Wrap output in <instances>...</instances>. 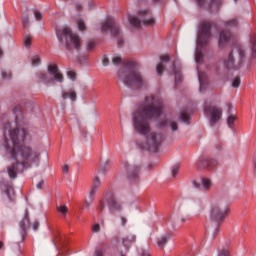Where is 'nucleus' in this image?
Segmentation results:
<instances>
[{
  "label": "nucleus",
  "instance_id": "603ef678",
  "mask_svg": "<svg viewBox=\"0 0 256 256\" xmlns=\"http://www.w3.org/2000/svg\"><path fill=\"white\" fill-rule=\"evenodd\" d=\"M140 256H151V255L149 254V251L144 250V251H142V252L140 253Z\"/></svg>",
  "mask_w": 256,
  "mask_h": 256
},
{
  "label": "nucleus",
  "instance_id": "2eb2a0df",
  "mask_svg": "<svg viewBox=\"0 0 256 256\" xmlns=\"http://www.w3.org/2000/svg\"><path fill=\"white\" fill-rule=\"evenodd\" d=\"M36 77L38 81L44 85H51V83H53V77L47 74V72L40 71L36 74Z\"/></svg>",
  "mask_w": 256,
  "mask_h": 256
},
{
  "label": "nucleus",
  "instance_id": "e433bc0d",
  "mask_svg": "<svg viewBox=\"0 0 256 256\" xmlns=\"http://www.w3.org/2000/svg\"><path fill=\"white\" fill-rule=\"evenodd\" d=\"M95 49V42L94 41H88L86 44V50L87 51H93Z\"/></svg>",
  "mask_w": 256,
  "mask_h": 256
},
{
  "label": "nucleus",
  "instance_id": "5701e85b",
  "mask_svg": "<svg viewBox=\"0 0 256 256\" xmlns=\"http://www.w3.org/2000/svg\"><path fill=\"white\" fill-rule=\"evenodd\" d=\"M198 78H199V83H200V91H201V93H203V91L205 89H207V82H206L207 74L199 73Z\"/></svg>",
  "mask_w": 256,
  "mask_h": 256
},
{
  "label": "nucleus",
  "instance_id": "7c9ffc66",
  "mask_svg": "<svg viewBox=\"0 0 256 256\" xmlns=\"http://www.w3.org/2000/svg\"><path fill=\"white\" fill-rule=\"evenodd\" d=\"M121 61H123V59L121 58V56L119 55H114L112 57V63L113 65H121Z\"/></svg>",
  "mask_w": 256,
  "mask_h": 256
},
{
  "label": "nucleus",
  "instance_id": "c03bdc74",
  "mask_svg": "<svg viewBox=\"0 0 256 256\" xmlns=\"http://www.w3.org/2000/svg\"><path fill=\"white\" fill-rule=\"evenodd\" d=\"M127 217L126 216H123V215H121L120 216V225H121V227H125V225H127Z\"/></svg>",
  "mask_w": 256,
  "mask_h": 256
},
{
  "label": "nucleus",
  "instance_id": "f03ea898",
  "mask_svg": "<svg viewBox=\"0 0 256 256\" xmlns=\"http://www.w3.org/2000/svg\"><path fill=\"white\" fill-rule=\"evenodd\" d=\"M161 113H163V100L157 94L147 96L132 114L134 130L146 137V147L150 151H157L165 141L163 135L151 132V123H149V119H157L161 117Z\"/></svg>",
  "mask_w": 256,
  "mask_h": 256
},
{
  "label": "nucleus",
  "instance_id": "4c0bfd02",
  "mask_svg": "<svg viewBox=\"0 0 256 256\" xmlns=\"http://www.w3.org/2000/svg\"><path fill=\"white\" fill-rule=\"evenodd\" d=\"M173 71L175 73V81L176 83H179L181 81V72L175 70V66H173Z\"/></svg>",
  "mask_w": 256,
  "mask_h": 256
},
{
  "label": "nucleus",
  "instance_id": "20e7f679",
  "mask_svg": "<svg viewBox=\"0 0 256 256\" xmlns=\"http://www.w3.org/2000/svg\"><path fill=\"white\" fill-rule=\"evenodd\" d=\"M56 35L60 43H65L67 49H79L81 47V38L71 32L69 26H62L56 30Z\"/></svg>",
  "mask_w": 256,
  "mask_h": 256
},
{
  "label": "nucleus",
  "instance_id": "ea45409f",
  "mask_svg": "<svg viewBox=\"0 0 256 256\" xmlns=\"http://www.w3.org/2000/svg\"><path fill=\"white\" fill-rule=\"evenodd\" d=\"M179 173V165H175L171 169V175L172 177H177V174Z\"/></svg>",
  "mask_w": 256,
  "mask_h": 256
},
{
  "label": "nucleus",
  "instance_id": "de8ad7c7",
  "mask_svg": "<svg viewBox=\"0 0 256 256\" xmlns=\"http://www.w3.org/2000/svg\"><path fill=\"white\" fill-rule=\"evenodd\" d=\"M102 65L104 67H107V65H109V58L107 56L102 57Z\"/></svg>",
  "mask_w": 256,
  "mask_h": 256
},
{
  "label": "nucleus",
  "instance_id": "b1692460",
  "mask_svg": "<svg viewBox=\"0 0 256 256\" xmlns=\"http://www.w3.org/2000/svg\"><path fill=\"white\" fill-rule=\"evenodd\" d=\"M110 211L111 213H119L120 211H123V203L114 201L110 205Z\"/></svg>",
  "mask_w": 256,
  "mask_h": 256
},
{
  "label": "nucleus",
  "instance_id": "7ed1b4c3",
  "mask_svg": "<svg viewBox=\"0 0 256 256\" xmlns=\"http://www.w3.org/2000/svg\"><path fill=\"white\" fill-rule=\"evenodd\" d=\"M118 77L126 87H131L132 89H143V87L147 86V80L141 76V73L133 69H121L118 72Z\"/></svg>",
  "mask_w": 256,
  "mask_h": 256
},
{
  "label": "nucleus",
  "instance_id": "09e8293b",
  "mask_svg": "<svg viewBox=\"0 0 256 256\" xmlns=\"http://www.w3.org/2000/svg\"><path fill=\"white\" fill-rule=\"evenodd\" d=\"M43 185H45V181L42 180L37 184V189H43Z\"/></svg>",
  "mask_w": 256,
  "mask_h": 256
},
{
  "label": "nucleus",
  "instance_id": "8fccbe9b",
  "mask_svg": "<svg viewBox=\"0 0 256 256\" xmlns=\"http://www.w3.org/2000/svg\"><path fill=\"white\" fill-rule=\"evenodd\" d=\"M62 171H63V173H69V166L68 165H64L62 167Z\"/></svg>",
  "mask_w": 256,
  "mask_h": 256
},
{
  "label": "nucleus",
  "instance_id": "bb28decb",
  "mask_svg": "<svg viewBox=\"0 0 256 256\" xmlns=\"http://www.w3.org/2000/svg\"><path fill=\"white\" fill-rule=\"evenodd\" d=\"M235 121H237V116L235 114H230L227 117V125L229 129H233V125L235 124Z\"/></svg>",
  "mask_w": 256,
  "mask_h": 256
},
{
  "label": "nucleus",
  "instance_id": "5fc2aeb1",
  "mask_svg": "<svg viewBox=\"0 0 256 256\" xmlns=\"http://www.w3.org/2000/svg\"><path fill=\"white\" fill-rule=\"evenodd\" d=\"M4 247H5V243L0 240V251H2V249H3Z\"/></svg>",
  "mask_w": 256,
  "mask_h": 256
},
{
  "label": "nucleus",
  "instance_id": "f704fd0d",
  "mask_svg": "<svg viewBox=\"0 0 256 256\" xmlns=\"http://www.w3.org/2000/svg\"><path fill=\"white\" fill-rule=\"evenodd\" d=\"M67 77L70 78L71 81H75V79H77V74L75 71L70 70L67 72Z\"/></svg>",
  "mask_w": 256,
  "mask_h": 256
},
{
  "label": "nucleus",
  "instance_id": "3c124183",
  "mask_svg": "<svg viewBox=\"0 0 256 256\" xmlns=\"http://www.w3.org/2000/svg\"><path fill=\"white\" fill-rule=\"evenodd\" d=\"M33 229L34 231H37V229H39V223L37 221L33 223Z\"/></svg>",
  "mask_w": 256,
  "mask_h": 256
},
{
  "label": "nucleus",
  "instance_id": "9d476101",
  "mask_svg": "<svg viewBox=\"0 0 256 256\" xmlns=\"http://www.w3.org/2000/svg\"><path fill=\"white\" fill-rule=\"evenodd\" d=\"M101 31L102 33H104V31H110L114 37H119V35H121L119 26L115 24L112 18H108L107 21L102 24Z\"/></svg>",
  "mask_w": 256,
  "mask_h": 256
},
{
  "label": "nucleus",
  "instance_id": "1a4fd4ad",
  "mask_svg": "<svg viewBox=\"0 0 256 256\" xmlns=\"http://www.w3.org/2000/svg\"><path fill=\"white\" fill-rule=\"evenodd\" d=\"M205 113L210 117L211 125H215V123L221 121V117H223V110L217 106L205 108Z\"/></svg>",
  "mask_w": 256,
  "mask_h": 256
},
{
  "label": "nucleus",
  "instance_id": "39448f33",
  "mask_svg": "<svg viewBox=\"0 0 256 256\" xmlns=\"http://www.w3.org/2000/svg\"><path fill=\"white\" fill-rule=\"evenodd\" d=\"M229 213V205L223 200H212L209 207L208 219L221 223Z\"/></svg>",
  "mask_w": 256,
  "mask_h": 256
},
{
  "label": "nucleus",
  "instance_id": "9b49d317",
  "mask_svg": "<svg viewBox=\"0 0 256 256\" xmlns=\"http://www.w3.org/2000/svg\"><path fill=\"white\" fill-rule=\"evenodd\" d=\"M49 75L52 76L53 81H57V83H63L65 81V77H63V73L59 71V67L56 64H50L47 67Z\"/></svg>",
  "mask_w": 256,
  "mask_h": 256
},
{
  "label": "nucleus",
  "instance_id": "13d9d810",
  "mask_svg": "<svg viewBox=\"0 0 256 256\" xmlns=\"http://www.w3.org/2000/svg\"><path fill=\"white\" fill-rule=\"evenodd\" d=\"M77 9H78V11H81V5L80 4H77Z\"/></svg>",
  "mask_w": 256,
  "mask_h": 256
},
{
  "label": "nucleus",
  "instance_id": "f8f14e48",
  "mask_svg": "<svg viewBox=\"0 0 256 256\" xmlns=\"http://www.w3.org/2000/svg\"><path fill=\"white\" fill-rule=\"evenodd\" d=\"M196 3L199 7H206L208 11H219V7L223 4V0H211V2L206 6L205 0H196Z\"/></svg>",
  "mask_w": 256,
  "mask_h": 256
},
{
  "label": "nucleus",
  "instance_id": "c756f323",
  "mask_svg": "<svg viewBox=\"0 0 256 256\" xmlns=\"http://www.w3.org/2000/svg\"><path fill=\"white\" fill-rule=\"evenodd\" d=\"M239 24V22L237 21V19H232L229 20L227 22L224 23V27H237V25Z\"/></svg>",
  "mask_w": 256,
  "mask_h": 256
},
{
  "label": "nucleus",
  "instance_id": "a18cd8bd",
  "mask_svg": "<svg viewBox=\"0 0 256 256\" xmlns=\"http://www.w3.org/2000/svg\"><path fill=\"white\" fill-rule=\"evenodd\" d=\"M34 13V17L36 19V21H39V19H41L43 17V14H41V12L37 11V10H33Z\"/></svg>",
  "mask_w": 256,
  "mask_h": 256
},
{
  "label": "nucleus",
  "instance_id": "423d86ee",
  "mask_svg": "<svg viewBox=\"0 0 256 256\" xmlns=\"http://www.w3.org/2000/svg\"><path fill=\"white\" fill-rule=\"evenodd\" d=\"M244 61L245 52L243 51V47L241 45H234L224 63L227 69H241Z\"/></svg>",
  "mask_w": 256,
  "mask_h": 256
},
{
  "label": "nucleus",
  "instance_id": "aec40b11",
  "mask_svg": "<svg viewBox=\"0 0 256 256\" xmlns=\"http://www.w3.org/2000/svg\"><path fill=\"white\" fill-rule=\"evenodd\" d=\"M0 189L7 195L8 199H11L13 195H15V190H13V186L11 184H0Z\"/></svg>",
  "mask_w": 256,
  "mask_h": 256
},
{
  "label": "nucleus",
  "instance_id": "cd10ccee",
  "mask_svg": "<svg viewBox=\"0 0 256 256\" xmlns=\"http://www.w3.org/2000/svg\"><path fill=\"white\" fill-rule=\"evenodd\" d=\"M56 209L59 213H61V215H63V217H67V213L69 212L67 205H57Z\"/></svg>",
  "mask_w": 256,
  "mask_h": 256
},
{
  "label": "nucleus",
  "instance_id": "0e129e2a",
  "mask_svg": "<svg viewBox=\"0 0 256 256\" xmlns=\"http://www.w3.org/2000/svg\"><path fill=\"white\" fill-rule=\"evenodd\" d=\"M154 1L161 2V1H163V0H154Z\"/></svg>",
  "mask_w": 256,
  "mask_h": 256
},
{
  "label": "nucleus",
  "instance_id": "2f4dec72",
  "mask_svg": "<svg viewBox=\"0 0 256 256\" xmlns=\"http://www.w3.org/2000/svg\"><path fill=\"white\" fill-rule=\"evenodd\" d=\"M13 77V74L11 73V71H3L2 72V79H4L5 81L11 79Z\"/></svg>",
  "mask_w": 256,
  "mask_h": 256
},
{
  "label": "nucleus",
  "instance_id": "338daca9",
  "mask_svg": "<svg viewBox=\"0 0 256 256\" xmlns=\"http://www.w3.org/2000/svg\"><path fill=\"white\" fill-rule=\"evenodd\" d=\"M88 59L87 58H85V61H87Z\"/></svg>",
  "mask_w": 256,
  "mask_h": 256
},
{
  "label": "nucleus",
  "instance_id": "79ce46f5",
  "mask_svg": "<svg viewBox=\"0 0 256 256\" xmlns=\"http://www.w3.org/2000/svg\"><path fill=\"white\" fill-rule=\"evenodd\" d=\"M78 29L79 31H85V22L83 20H78L77 21Z\"/></svg>",
  "mask_w": 256,
  "mask_h": 256
},
{
  "label": "nucleus",
  "instance_id": "72a5a7b5",
  "mask_svg": "<svg viewBox=\"0 0 256 256\" xmlns=\"http://www.w3.org/2000/svg\"><path fill=\"white\" fill-rule=\"evenodd\" d=\"M31 41H32L31 35H26L24 37V45H25V47H31Z\"/></svg>",
  "mask_w": 256,
  "mask_h": 256
},
{
  "label": "nucleus",
  "instance_id": "6ab92c4d",
  "mask_svg": "<svg viewBox=\"0 0 256 256\" xmlns=\"http://www.w3.org/2000/svg\"><path fill=\"white\" fill-rule=\"evenodd\" d=\"M160 63L156 66V71L158 75H163V71L165 70V63H169V56L163 55L160 57Z\"/></svg>",
  "mask_w": 256,
  "mask_h": 256
},
{
  "label": "nucleus",
  "instance_id": "f257e3e1",
  "mask_svg": "<svg viewBox=\"0 0 256 256\" xmlns=\"http://www.w3.org/2000/svg\"><path fill=\"white\" fill-rule=\"evenodd\" d=\"M28 141H31V134L21 127L18 118L15 122L5 124L1 153L5 161H14L12 165L7 167L10 179H17V175L23 173L25 169L39 165L41 152L30 145H22Z\"/></svg>",
  "mask_w": 256,
  "mask_h": 256
},
{
  "label": "nucleus",
  "instance_id": "dca6fc26",
  "mask_svg": "<svg viewBox=\"0 0 256 256\" xmlns=\"http://www.w3.org/2000/svg\"><path fill=\"white\" fill-rule=\"evenodd\" d=\"M135 241H137V236L135 234H128L121 239V243L125 249H129Z\"/></svg>",
  "mask_w": 256,
  "mask_h": 256
},
{
  "label": "nucleus",
  "instance_id": "c85d7f7f",
  "mask_svg": "<svg viewBox=\"0 0 256 256\" xmlns=\"http://www.w3.org/2000/svg\"><path fill=\"white\" fill-rule=\"evenodd\" d=\"M31 65L32 67H39L41 65V57L35 55L31 58Z\"/></svg>",
  "mask_w": 256,
  "mask_h": 256
},
{
  "label": "nucleus",
  "instance_id": "473e14b6",
  "mask_svg": "<svg viewBox=\"0 0 256 256\" xmlns=\"http://www.w3.org/2000/svg\"><path fill=\"white\" fill-rule=\"evenodd\" d=\"M208 233L209 235H212V237H215L217 233H219V226H216L214 229L213 228H208Z\"/></svg>",
  "mask_w": 256,
  "mask_h": 256
},
{
  "label": "nucleus",
  "instance_id": "6e6552de",
  "mask_svg": "<svg viewBox=\"0 0 256 256\" xmlns=\"http://www.w3.org/2000/svg\"><path fill=\"white\" fill-rule=\"evenodd\" d=\"M138 17L135 15H129L128 21L131 27L139 28L141 27V23L143 25H155V19L151 17V10L149 9H140L138 11Z\"/></svg>",
  "mask_w": 256,
  "mask_h": 256
},
{
  "label": "nucleus",
  "instance_id": "f3484780",
  "mask_svg": "<svg viewBox=\"0 0 256 256\" xmlns=\"http://www.w3.org/2000/svg\"><path fill=\"white\" fill-rule=\"evenodd\" d=\"M229 41H231V32L222 31L220 33V39L218 42L220 49L225 48V46L227 45V43H229Z\"/></svg>",
  "mask_w": 256,
  "mask_h": 256
},
{
  "label": "nucleus",
  "instance_id": "864d4df0",
  "mask_svg": "<svg viewBox=\"0 0 256 256\" xmlns=\"http://www.w3.org/2000/svg\"><path fill=\"white\" fill-rule=\"evenodd\" d=\"M95 256H103V251L102 250H96Z\"/></svg>",
  "mask_w": 256,
  "mask_h": 256
},
{
  "label": "nucleus",
  "instance_id": "6e6d98bb",
  "mask_svg": "<svg viewBox=\"0 0 256 256\" xmlns=\"http://www.w3.org/2000/svg\"><path fill=\"white\" fill-rule=\"evenodd\" d=\"M100 173H102L103 175H105V174L107 173V170H106L105 168H102V169L100 170Z\"/></svg>",
  "mask_w": 256,
  "mask_h": 256
},
{
  "label": "nucleus",
  "instance_id": "a19ab883",
  "mask_svg": "<svg viewBox=\"0 0 256 256\" xmlns=\"http://www.w3.org/2000/svg\"><path fill=\"white\" fill-rule=\"evenodd\" d=\"M29 19H30V16L29 15H24L23 18H22V21H23V27H29Z\"/></svg>",
  "mask_w": 256,
  "mask_h": 256
},
{
  "label": "nucleus",
  "instance_id": "a211bd4d",
  "mask_svg": "<svg viewBox=\"0 0 256 256\" xmlns=\"http://www.w3.org/2000/svg\"><path fill=\"white\" fill-rule=\"evenodd\" d=\"M167 125H169L172 131H177L178 129L177 122L171 116H167L164 121L159 122V127H167Z\"/></svg>",
  "mask_w": 256,
  "mask_h": 256
},
{
  "label": "nucleus",
  "instance_id": "69168bd1",
  "mask_svg": "<svg viewBox=\"0 0 256 256\" xmlns=\"http://www.w3.org/2000/svg\"><path fill=\"white\" fill-rule=\"evenodd\" d=\"M79 62H80V63H83V61H82V60H79Z\"/></svg>",
  "mask_w": 256,
  "mask_h": 256
},
{
  "label": "nucleus",
  "instance_id": "e2e57ef3",
  "mask_svg": "<svg viewBox=\"0 0 256 256\" xmlns=\"http://www.w3.org/2000/svg\"><path fill=\"white\" fill-rule=\"evenodd\" d=\"M3 55V50L0 48V57Z\"/></svg>",
  "mask_w": 256,
  "mask_h": 256
},
{
  "label": "nucleus",
  "instance_id": "ddd939ff",
  "mask_svg": "<svg viewBox=\"0 0 256 256\" xmlns=\"http://www.w3.org/2000/svg\"><path fill=\"white\" fill-rule=\"evenodd\" d=\"M127 177L130 181H137L139 179V167L138 166H126Z\"/></svg>",
  "mask_w": 256,
  "mask_h": 256
},
{
  "label": "nucleus",
  "instance_id": "58836bf2",
  "mask_svg": "<svg viewBox=\"0 0 256 256\" xmlns=\"http://www.w3.org/2000/svg\"><path fill=\"white\" fill-rule=\"evenodd\" d=\"M180 119L183 123H189V115H187L185 112L181 113Z\"/></svg>",
  "mask_w": 256,
  "mask_h": 256
},
{
  "label": "nucleus",
  "instance_id": "412c9836",
  "mask_svg": "<svg viewBox=\"0 0 256 256\" xmlns=\"http://www.w3.org/2000/svg\"><path fill=\"white\" fill-rule=\"evenodd\" d=\"M62 99H70V101H77V91L70 89L62 92Z\"/></svg>",
  "mask_w": 256,
  "mask_h": 256
},
{
  "label": "nucleus",
  "instance_id": "4468645a",
  "mask_svg": "<svg viewBox=\"0 0 256 256\" xmlns=\"http://www.w3.org/2000/svg\"><path fill=\"white\" fill-rule=\"evenodd\" d=\"M19 225H20V235H21L22 239H25V235L27 233V227H29V212L28 211L25 212V216Z\"/></svg>",
  "mask_w": 256,
  "mask_h": 256
},
{
  "label": "nucleus",
  "instance_id": "0eeeda50",
  "mask_svg": "<svg viewBox=\"0 0 256 256\" xmlns=\"http://www.w3.org/2000/svg\"><path fill=\"white\" fill-rule=\"evenodd\" d=\"M209 39H211V23L202 21L197 39L198 46L195 57L196 63H201V60L203 59V53L199 51V48L203 47V45H207L209 43Z\"/></svg>",
  "mask_w": 256,
  "mask_h": 256
},
{
  "label": "nucleus",
  "instance_id": "49530a36",
  "mask_svg": "<svg viewBox=\"0 0 256 256\" xmlns=\"http://www.w3.org/2000/svg\"><path fill=\"white\" fill-rule=\"evenodd\" d=\"M92 231L93 233H99V231H101V226L99 224H94L92 226Z\"/></svg>",
  "mask_w": 256,
  "mask_h": 256
},
{
  "label": "nucleus",
  "instance_id": "774afa93",
  "mask_svg": "<svg viewBox=\"0 0 256 256\" xmlns=\"http://www.w3.org/2000/svg\"><path fill=\"white\" fill-rule=\"evenodd\" d=\"M234 1H237V0H234Z\"/></svg>",
  "mask_w": 256,
  "mask_h": 256
},
{
  "label": "nucleus",
  "instance_id": "052dcab7",
  "mask_svg": "<svg viewBox=\"0 0 256 256\" xmlns=\"http://www.w3.org/2000/svg\"><path fill=\"white\" fill-rule=\"evenodd\" d=\"M89 205H91V203H89V201L86 200V207H89Z\"/></svg>",
  "mask_w": 256,
  "mask_h": 256
},
{
  "label": "nucleus",
  "instance_id": "4d7b16f0",
  "mask_svg": "<svg viewBox=\"0 0 256 256\" xmlns=\"http://www.w3.org/2000/svg\"><path fill=\"white\" fill-rule=\"evenodd\" d=\"M228 111H231V108L233 107L231 104H227Z\"/></svg>",
  "mask_w": 256,
  "mask_h": 256
},
{
  "label": "nucleus",
  "instance_id": "4be33fe9",
  "mask_svg": "<svg viewBox=\"0 0 256 256\" xmlns=\"http://www.w3.org/2000/svg\"><path fill=\"white\" fill-rule=\"evenodd\" d=\"M99 187H101V180H99V177L96 176L94 178L92 187L89 192L91 201L93 200V195H95V193H97V191H99Z\"/></svg>",
  "mask_w": 256,
  "mask_h": 256
},
{
  "label": "nucleus",
  "instance_id": "a878e982",
  "mask_svg": "<svg viewBox=\"0 0 256 256\" xmlns=\"http://www.w3.org/2000/svg\"><path fill=\"white\" fill-rule=\"evenodd\" d=\"M170 237L171 236L169 234H167V235H164V236L158 238V240H157L158 246L165 247V245H167V241H169Z\"/></svg>",
  "mask_w": 256,
  "mask_h": 256
},
{
  "label": "nucleus",
  "instance_id": "393cba45",
  "mask_svg": "<svg viewBox=\"0 0 256 256\" xmlns=\"http://www.w3.org/2000/svg\"><path fill=\"white\" fill-rule=\"evenodd\" d=\"M202 187L205 189V191H209L211 187H213V183L211 182V179L209 178H203L202 181Z\"/></svg>",
  "mask_w": 256,
  "mask_h": 256
},
{
  "label": "nucleus",
  "instance_id": "37998d69",
  "mask_svg": "<svg viewBox=\"0 0 256 256\" xmlns=\"http://www.w3.org/2000/svg\"><path fill=\"white\" fill-rule=\"evenodd\" d=\"M241 85V78L236 77L232 82V87H239Z\"/></svg>",
  "mask_w": 256,
  "mask_h": 256
},
{
  "label": "nucleus",
  "instance_id": "bf43d9fd",
  "mask_svg": "<svg viewBox=\"0 0 256 256\" xmlns=\"http://www.w3.org/2000/svg\"><path fill=\"white\" fill-rule=\"evenodd\" d=\"M181 221H182V223H185V221H187V218H181Z\"/></svg>",
  "mask_w": 256,
  "mask_h": 256
},
{
  "label": "nucleus",
  "instance_id": "680f3d73",
  "mask_svg": "<svg viewBox=\"0 0 256 256\" xmlns=\"http://www.w3.org/2000/svg\"><path fill=\"white\" fill-rule=\"evenodd\" d=\"M194 187H199V184H197L196 182L193 183Z\"/></svg>",
  "mask_w": 256,
  "mask_h": 256
},
{
  "label": "nucleus",
  "instance_id": "c9c22d12",
  "mask_svg": "<svg viewBox=\"0 0 256 256\" xmlns=\"http://www.w3.org/2000/svg\"><path fill=\"white\" fill-rule=\"evenodd\" d=\"M218 256H230L228 248H222L218 251Z\"/></svg>",
  "mask_w": 256,
  "mask_h": 256
}]
</instances>
